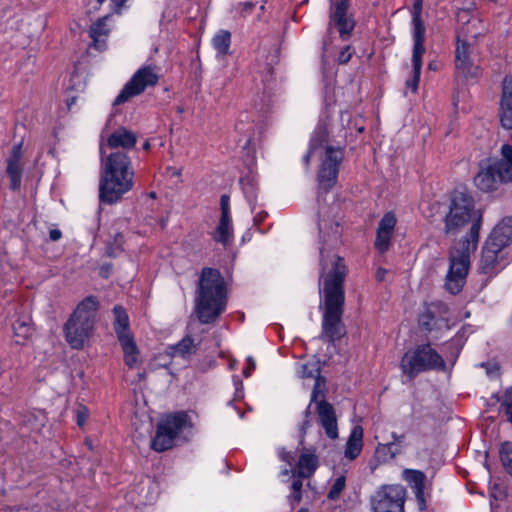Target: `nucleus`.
<instances>
[{
  "mask_svg": "<svg viewBox=\"0 0 512 512\" xmlns=\"http://www.w3.org/2000/svg\"><path fill=\"white\" fill-rule=\"evenodd\" d=\"M471 43L458 39L455 51V67L459 76L469 79H476L480 75L479 67L470 58Z\"/></svg>",
  "mask_w": 512,
  "mask_h": 512,
  "instance_id": "12",
  "label": "nucleus"
},
{
  "mask_svg": "<svg viewBox=\"0 0 512 512\" xmlns=\"http://www.w3.org/2000/svg\"><path fill=\"white\" fill-rule=\"evenodd\" d=\"M490 245L505 248L512 242V217L503 218L492 230L486 240Z\"/></svg>",
  "mask_w": 512,
  "mask_h": 512,
  "instance_id": "19",
  "label": "nucleus"
},
{
  "mask_svg": "<svg viewBox=\"0 0 512 512\" xmlns=\"http://www.w3.org/2000/svg\"><path fill=\"white\" fill-rule=\"evenodd\" d=\"M126 1L127 0H111L112 10L115 12H119Z\"/></svg>",
  "mask_w": 512,
  "mask_h": 512,
  "instance_id": "56",
  "label": "nucleus"
},
{
  "mask_svg": "<svg viewBox=\"0 0 512 512\" xmlns=\"http://www.w3.org/2000/svg\"><path fill=\"white\" fill-rule=\"evenodd\" d=\"M316 152L320 154V165L317 176L319 188L327 192L336 183L339 165L344 159V151L340 147L328 145L327 131L325 128L319 127L310 141L307 153L302 158L306 167L310 165L311 157Z\"/></svg>",
  "mask_w": 512,
  "mask_h": 512,
  "instance_id": "5",
  "label": "nucleus"
},
{
  "mask_svg": "<svg viewBox=\"0 0 512 512\" xmlns=\"http://www.w3.org/2000/svg\"><path fill=\"white\" fill-rule=\"evenodd\" d=\"M114 314V330L117 334L118 340L122 336H132L129 331V318L126 311L121 306H115L113 309Z\"/></svg>",
  "mask_w": 512,
  "mask_h": 512,
  "instance_id": "29",
  "label": "nucleus"
},
{
  "mask_svg": "<svg viewBox=\"0 0 512 512\" xmlns=\"http://www.w3.org/2000/svg\"><path fill=\"white\" fill-rule=\"evenodd\" d=\"M345 485H346L345 477L344 476L337 477L330 488V491L328 493V498L331 500L338 499L340 494L344 490Z\"/></svg>",
  "mask_w": 512,
  "mask_h": 512,
  "instance_id": "39",
  "label": "nucleus"
},
{
  "mask_svg": "<svg viewBox=\"0 0 512 512\" xmlns=\"http://www.w3.org/2000/svg\"><path fill=\"white\" fill-rule=\"evenodd\" d=\"M298 512H309L306 508H301Z\"/></svg>",
  "mask_w": 512,
  "mask_h": 512,
  "instance_id": "64",
  "label": "nucleus"
},
{
  "mask_svg": "<svg viewBox=\"0 0 512 512\" xmlns=\"http://www.w3.org/2000/svg\"><path fill=\"white\" fill-rule=\"evenodd\" d=\"M395 457L391 454V450L388 448L387 444L379 443L376 447L375 451V459L378 463H385L390 460H393Z\"/></svg>",
  "mask_w": 512,
  "mask_h": 512,
  "instance_id": "38",
  "label": "nucleus"
},
{
  "mask_svg": "<svg viewBox=\"0 0 512 512\" xmlns=\"http://www.w3.org/2000/svg\"><path fill=\"white\" fill-rule=\"evenodd\" d=\"M221 217L231 218L230 216V199L228 195H222L220 199Z\"/></svg>",
  "mask_w": 512,
  "mask_h": 512,
  "instance_id": "46",
  "label": "nucleus"
},
{
  "mask_svg": "<svg viewBox=\"0 0 512 512\" xmlns=\"http://www.w3.org/2000/svg\"><path fill=\"white\" fill-rule=\"evenodd\" d=\"M13 330L17 337L27 339L33 334L29 318L18 319L13 324Z\"/></svg>",
  "mask_w": 512,
  "mask_h": 512,
  "instance_id": "33",
  "label": "nucleus"
},
{
  "mask_svg": "<svg viewBox=\"0 0 512 512\" xmlns=\"http://www.w3.org/2000/svg\"><path fill=\"white\" fill-rule=\"evenodd\" d=\"M297 374L303 379L314 378L320 375V368L316 362L309 361L298 366Z\"/></svg>",
  "mask_w": 512,
  "mask_h": 512,
  "instance_id": "34",
  "label": "nucleus"
},
{
  "mask_svg": "<svg viewBox=\"0 0 512 512\" xmlns=\"http://www.w3.org/2000/svg\"><path fill=\"white\" fill-rule=\"evenodd\" d=\"M498 182L499 179L489 162L485 167L481 166L480 171L474 178L475 185L484 192L495 189Z\"/></svg>",
  "mask_w": 512,
  "mask_h": 512,
  "instance_id": "21",
  "label": "nucleus"
},
{
  "mask_svg": "<svg viewBox=\"0 0 512 512\" xmlns=\"http://www.w3.org/2000/svg\"><path fill=\"white\" fill-rule=\"evenodd\" d=\"M198 343H195L194 339L190 336L184 337L176 345L170 346L169 354L172 357H181L183 359H189L198 349Z\"/></svg>",
  "mask_w": 512,
  "mask_h": 512,
  "instance_id": "25",
  "label": "nucleus"
},
{
  "mask_svg": "<svg viewBox=\"0 0 512 512\" xmlns=\"http://www.w3.org/2000/svg\"><path fill=\"white\" fill-rule=\"evenodd\" d=\"M331 232L329 233V240H323L324 242L330 241V242H337L339 236H340V229L338 223H334L330 227Z\"/></svg>",
  "mask_w": 512,
  "mask_h": 512,
  "instance_id": "51",
  "label": "nucleus"
},
{
  "mask_svg": "<svg viewBox=\"0 0 512 512\" xmlns=\"http://www.w3.org/2000/svg\"><path fill=\"white\" fill-rule=\"evenodd\" d=\"M388 448L391 450V454L393 457H397L398 455H401L404 452V448L401 446H396L395 443L392 441L386 443Z\"/></svg>",
  "mask_w": 512,
  "mask_h": 512,
  "instance_id": "52",
  "label": "nucleus"
},
{
  "mask_svg": "<svg viewBox=\"0 0 512 512\" xmlns=\"http://www.w3.org/2000/svg\"><path fill=\"white\" fill-rule=\"evenodd\" d=\"M502 405L505 407L506 414L512 423V387L506 391Z\"/></svg>",
  "mask_w": 512,
  "mask_h": 512,
  "instance_id": "45",
  "label": "nucleus"
},
{
  "mask_svg": "<svg viewBox=\"0 0 512 512\" xmlns=\"http://www.w3.org/2000/svg\"><path fill=\"white\" fill-rule=\"evenodd\" d=\"M502 250L503 248L497 247V245H490L488 241L485 242L478 266L481 274L493 276L502 269Z\"/></svg>",
  "mask_w": 512,
  "mask_h": 512,
  "instance_id": "13",
  "label": "nucleus"
},
{
  "mask_svg": "<svg viewBox=\"0 0 512 512\" xmlns=\"http://www.w3.org/2000/svg\"><path fill=\"white\" fill-rule=\"evenodd\" d=\"M391 441L395 443L396 446H401L405 448L406 446V436L405 434H398L396 432L391 433Z\"/></svg>",
  "mask_w": 512,
  "mask_h": 512,
  "instance_id": "50",
  "label": "nucleus"
},
{
  "mask_svg": "<svg viewBox=\"0 0 512 512\" xmlns=\"http://www.w3.org/2000/svg\"><path fill=\"white\" fill-rule=\"evenodd\" d=\"M246 361L247 368L243 371V374L245 377H249L251 375V372L255 369L256 364L251 356L247 357Z\"/></svg>",
  "mask_w": 512,
  "mask_h": 512,
  "instance_id": "53",
  "label": "nucleus"
},
{
  "mask_svg": "<svg viewBox=\"0 0 512 512\" xmlns=\"http://www.w3.org/2000/svg\"><path fill=\"white\" fill-rule=\"evenodd\" d=\"M62 236V233L58 229H52L49 232V237L52 241H58Z\"/></svg>",
  "mask_w": 512,
  "mask_h": 512,
  "instance_id": "57",
  "label": "nucleus"
},
{
  "mask_svg": "<svg viewBox=\"0 0 512 512\" xmlns=\"http://www.w3.org/2000/svg\"><path fill=\"white\" fill-rule=\"evenodd\" d=\"M316 412L318 415V422L320 426L324 429L327 437L333 440L337 439L338 426L333 406L324 400H320L319 402H317Z\"/></svg>",
  "mask_w": 512,
  "mask_h": 512,
  "instance_id": "16",
  "label": "nucleus"
},
{
  "mask_svg": "<svg viewBox=\"0 0 512 512\" xmlns=\"http://www.w3.org/2000/svg\"><path fill=\"white\" fill-rule=\"evenodd\" d=\"M352 57V51H351V48L350 46H346L344 47L339 55H338V62L340 64H346Z\"/></svg>",
  "mask_w": 512,
  "mask_h": 512,
  "instance_id": "49",
  "label": "nucleus"
},
{
  "mask_svg": "<svg viewBox=\"0 0 512 512\" xmlns=\"http://www.w3.org/2000/svg\"><path fill=\"white\" fill-rule=\"evenodd\" d=\"M385 274H386V270L384 269H378L377 271V274H376V277L379 281H382L385 277Z\"/></svg>",
  "mask_w": 512,
  "mask_h": 512,
  "instance_id": "58",
  "label": "nucleus"
},
{
  "mask_svg": "<svg viewBox=\"0 0 512 512\" xmlns=\"http://www.w3.org/2000/svg\"><path fill=\"white\" fill-rule=\"evenodd\" d=\"M233 237V226L231 218H220L219 224L214 232V240L226 245Z\"/></svg>",
  "mask_w": 512,
  "mask_h": 512,
  "instance_id": "30",
  "label": "nucleus"
},
{
  "mask_svg": "<svg viewBox=\"0 0 512 512\" xmlns=\"http://www.w3.org/2000/svg\"><path fill=\"white\" fill-rule=\"evenodd\" d=\"M500 458L503 466L512 475V443L505 442L500 449Z\"/></svg>",
  "mask_w": 512,
  "mask_h": 512,
  "instance_id": "35",
  "label": "nucleus"
},
{
  "mask_svg": "<svg viewBox=\"0 0 512 512\" xmlns=\"http://www.w3.org/2000/svg\"><path fill=\"white\" fill-rule=\"evenodd\" d=\"M99 303L94 296L82 300L64 325L67 343L73 349H81L92 336Z\"/></svg>",
  "mask_w": 512,
  "mask_h": 512,
  "instance_id": "6",
  "label": "nucleus"
},
{
  "mask_svg": "<svg viewBox=\"0 0 512 512\" xmlns=\"http://www.w3.org/2000/svg\"><path fill=\"white\" fill-rule=\"evenodd\" d=\"M22 151H21V143L15 145L12 148L11 154L7 160V174L10 178V188L12 190H17L20 188L21 177L23 172L22 165Z\"/></svg>",
  "mask_w": 512,
  "mask_h": 512,
  "instance_id": "18",
  "label": "nucleus"
},
{
  "mask_svg": "<svg viewBox=\"0 0 512 512\" xmlns=\"http://www.w3.org/2000/svg\"><path fill=\"white\" fill-rule=\"evenodd\" d=\"M485 31V28L481 22V20L473 18L468 20L465 26L461 29L457 36V40L467 41L470 43V39H476L478 36L482 35Z\"/></svg>",
  "mask_w": 512,
  "mask_h": 512,
  "instance_id": "27",
  "label": "nucleus"
},
{
  "mask_svg": "<svg viewBox=\"0 0 512 512\" xmlns=\"http://www.w3.org/2000/svg\"><path fill=\"white\" fill-rule=\"evenodd\" d=\"M336 27L340 37L347 39L354 29L355 22L349 13L348 0H335L330 7L329 27Z\"/></svg>",
  "mask_w": 512,
  "mask_h": 512,
  "instance_id": "11",
  "label": "nucleus"
},
{
  "mask_svg": "<svg viewBox=\"0 0 512 512\" xmlns=\"http://www.w3.org/2000/svg\"><path fill=\"white\" fill-rule=\"evenodd\" d=\"M363 447V428L359 425L353 427L346 443L345 457L349 460L356 459Z\"/></svg>",
  "mask_w": 512,
  "mask_h": 512,
  "instance_id": "22",
  "label": "nucleus"
},
{
  "mask_svg": "<svg viewBox=\"0 0 512 512\" xmlns=\"http://www.w3.org/2000/svg\"><path fill=\"white\" fill-rule=\"evenodd\" d=\"M194 312L202 324L214 322L226 308V288L222 275L213 268L201 272Z\"/></svg>",
  "mask_w": 512,
  "mask_h": 512,
  "instance_id": "4",
  "label": "nucleus"
},
{
  "mask_svg": "<svg viewBox=\"0 0 512 512\" xmlns=\"http://www.w3.org/2000/svg\"><path fill=\"white\" fill-rule=\"evenodd\" d=\"M482 366H484V364H482ZM485 367H486V373L488 376H490V377L497 376L498 367L496 364H493V365L486 364Z\"/></svg>",
  "mask_w": 512,
  "mask_h": 512,
  "instance_id": "55",
  "label": "nucleus"
},
{
  "mask_svg": "<svg viewBox=\"0 0 512 512\" xmlns=\"http://www.w3.org/2000/svg\"><path fill=\"white\" fill-rule=\"evenodd\" d=\"M320 265V309L323 311L320 338L327 342H334L346 334L342 322L345 303L343 283L346 266L341 257L326 254L324 247L320 250Z\"/></svg>",
  "mask_w": 512,
  "mask_h": 512,
  "instance_id": "2",
  "label": "nucleus"
},
{
  "mask_svg": "<svg viewBox=\"0 0 512 512\" xmlns=\"http://www.w3.org/2000/svg\"><path fill=\"white\" fill-rule=\"evenodd\" d=\"M279 457H280V459H281L282 461L287 462L289 465H291V464H292L293 459H294V458H293V456H292V454H291L290 452H288V451L284 450V449H281V450L279 451Z\"/></svg>",
  "mask_w": 512,
  "mask_h": 512,
  "instance_id": "54",
  "label": "nucleus"
},
{
  "mask_svg": "<svg viewBox=\"0 0 512 512\" xmlns=\"http://www.w3.org/2000/svg\"><path fill=\"white\" fill-rule=\"evenodd\" d=\"M401 368L404 374L413 379L424 371H444L446 363L443 357L430 344H422L404 354L401 360Z\"/></svg>",
  "mask_w": 512,
  "mask_h": 512,
  "instance_id": "7",
  "label": "nucleus"
},
{
  "mask_svg": "<svg viewBox=\"0 0 512 512\" xmlns=\"http://www.w3.org/2000/svg\"><path fill=\"white\" fill-rule=\"evenodd\" d=\"M481 224L482 213L474 208L472 197L463 191H455L445 217V234L456 236L465 226L470 225V228L468 234L450 252L445 287L453 295L459 293L464 286L470 267V254L477 247Z\"/></svg>",
  "mask_w": 512,
  "mask_h": 512,
  "instance_id": "1",
  "label": "nucleus"
},
{
  "mask_svg": "<svg viewBox=\"0 0 512 512\" xmlns=\"http://www.w3.org/2000/svg\"><path fill=\"white\" fill-rule=\"evenodd\" d=\"M405 496L402 485H385L371 499L373 512H404Z\"/></svg>",
  "mask_w": 512,
  "mask_h": 512,
  "instance_id": "10",
  "label": "nucleus"
},
{
  "mask_svg": "<svg viewBox=\"0 0 512 512\" xmlns=\"http://www.w3.org/2000/svg\"><path fill=\"white\" fill-rule=\"evenodd\" d=\"M326 227H327L326 221L321 220L319 223V229H320L321 234H323V235L325 234L324 230L326 229Z\"/></svg>",
  "mask_w": 512,
  "mask_h": 512,
  "instance_id": "59",
  "label": "nucleus"
},
{
  "mask_svg": "<svg viewBox=\"0 0 512 512\" xmlns=\"http://www.w3.org/2000/svg\"><path fill=\"white\" fill-rule=\"evenodd\" d=\"M134 170L129 155L111 152L102 159L99 199L105 204H114L133 188Z\"/></svg>",
  "mask_w": 512,
  "mask_h": 512,
  "instance_id": "3",
  "label": "nucleus"
},
{
  "mask_svg": "<svg viewBox=\"0 0 512 512\" xmlns=\"http://www.w3.org/2000/svg\"><path fill=\"white\" fill-rule=\"evenodd\" d=\"M439 321L433 316L430 310L425 311L419 317V325L427 332H432L438 326Z\"/></svg>",
  "mask_w": 512,
  "mask_h": 512,
  "instance_id": "37",
  "label": "nucleus"
},
{
  "mask_svg": "<svg viewBox=\"0 0 512 512\" xmlns=\"http://www.w3.org/2000/svg\"><path fill=\"white\" fill-rule=\"evenodd\" d=\"M403 477L407 482L412 484L414 486V488L416 489V497L419 502V508L421 510H424L425 509V501L423 498V489H424V480H425L424 473L419 470L405 469L403 471Z\"/></svg>",
  "mask_w": 512,
  "mask_h": 512,
  "instance_id": "23",
  "label": "nucleus"
},
{
  "mask_svg": "<svg viewBox=\"0 0 512 512\" xmlns=\"http://www.w3.org/2000/svg\"><path fill=\"white\" fill-rule=\"evenodd\" d=\"M88 418V409L85 406L77 408V424L82 427Z\"/></svg>",
  "mask_w": 512,
  "mask_h": 512,
  "instance_id": "48",
  "label": "nucleus"
},
{
  "mask_svg": "<svg viewBox=\"0 0 512 512\" xmlns=\"http://www.w3.org/2000/svg\"><path fill=\"white\" fill-rule=\"evenodd\" d=\"M245 10H250L253 7V3L251 2H245L241 4Z\"/></svg>",
  "mask_w": 512,
  "mask_h": 512,
  "instance_id": "60",
  "label": "nucleus"
},
{
  "mask_svg": "<svg viewBox=\"0 0 512 512\" xmlns=\"http://www.w3.org/2000/svg\"><path fill=\"white\" fill-rule=\"evenodd\" d=\"M137 143V135L125 127H119L107 137V146L114 152H125L127 155Z\"/></svg>",
  "mask_w": 512,
  "mask_h": 512,
  "instance_id": "15",
  "label": "nucleus"
},
{
  "mask_svg": "<svg viewBox=\"0 0 512 512\" xmlns=\"http://www.w3.org/2000/svg\"><path fill=\"white\" fill-rule=\"evenodd\" d=\"M425 53L424 45H413L412 52V66H413V78L407 80L406 85L412 89L413 92L417 91L418 83L420 79L421 67H422V56Z\"/></svg>",
  "mask_w": 512,
  "mask_h": 512,
  "instance_id": "24",
  "label": "nucleus"
},
{
  "mask_svg": "<svg viewBox=\"0 0 512 512\" xmlns=\"http://www.w3.org/2000/svg\"><path fill=\"white\" fill-rule=\"evenodd\" d=\"M159 75L155 66H144L138 69L132 78L124 85L113 104L119 105L125 103L134 96L144 92L147 87L157 84Z\"/></svg>",
  "mask_w": 512,
  "mask_h": 512,
  "instance_id": "9",
  "label": "nucleus"
},
{
  "mask_svg": "<svg viewBox=\"0 0 512 512\" xmlns=\"http://www.w3.org/2000/svg\"><path fill=\"white\" fill-rule=\"evenodd\" d=\"M189 426V417L185 412L167 415L157 424L156 435L151 442L152 449L157 452L171 449L178 435Z\"/></svg>",
  "mask_w": 512,
  "mask_h": 512,
  "instance_id": "8",
  "label": "nucleus"
},
{
  "mask_svg": "<svg viewBox=\"0 0 512 512\" xmlns=\"http://www.w3.org/2000/svg\"><path fill=\"white\" fill-rule=\"evenodd\" d=\"M292 493L290 495L291 501L300 502L302 499L301 489H302V481L300 479H295L291 485Z\"/></svg>",
  "mask_w": 512,
  "mask_h": 512,
  "instance_id": "44",
  "label": "nucleus"
},
{
  "mask_svg": "<svg viewBox=\"0 0 512 512\" xmlns=\"http://www.w3.org/2000/svg\"><path fill=\"white\" fill-rule=\"evenodd\" d=\"M240 184L242 185V190L249 204L252 205L256 199V188L250 182L249 179H241Z\"/></svg>",
  "mask_w": 512,
  "mask_h": 512,
  "instance_id": "40",
  "label": "nucleus"
},
{
  "mask_svg": "<svg viewBox=\"0 0 512 512\" xmlns=\"http://www.w3.org/2000/svg\"><path fill=\"white\" fill-rule=\"evenodd\" d=\"M119 342L124 353V360L126 365H128L130 368L136 367L139 363V351L133 336H122L121 339H119Z\"/></svg>",
  "mask_w": 512,
  "mask_h": 512,
  "instance_id": "26",
  "label": "nucleus"
},
{
  "mask_svg": "<svg viewBox=\"0 0 512 512\" xmlns=\"http://www.w3.org/2000/svg\"><path fill=\"white\" fill-rule=\"evenodd\" d=\"M266 215V213H260L259 216H256V220H262L264 218V216Z\"/></svg>",
  "mask_w": 512,
  "mask_h": 512,
  "instance_id": "61",
  "label": "nucleus"
},
{
  "mask_svg": "<svg viewBox=\"0 0 512 512\" xmlns=\"http://www.w3.org/2000/svg\"><path fill=\"white\" fill-rule=\"evenodd\" d=\"M108 16H105L98 21H96L90 28V36L94 41V45L98 48H101L102 38L107 37L110 31L106 20Z\"/></svg>",
  "mask_w": 512,
  "mask_h": 512,
  "instance_id": "31",
  "label": "nucleus"
},
{
  "mask_svg": "<svg viewBox=\"0 0 512 512\" xmlns=\"http://www.w3.org/2000/svg\"><path fill=\"white\" fill-rule=\"evenodd\" d=\"M318 466V459L314 454L303 453L297 463V473L301 478L310 477Z\"/></svg>",
  "mask_w": 512,
  "mask_h": 512,
  "instance_id": "28",
  "label": "nucleus"
},
{
  "mask_svg": "<svg viewBox=\"0 0 512 512\" xmlns=\"http://www.w3.org/2000/svg\"><path fill=\"white\" fill-rule=\"evenodd\" d=\"M501 103H512V77L503 80Z\"/></svg>",
  "mask_w": 512,
  "mask_h": 512,
  "instance_id": "41",
  "label": "nucleus"
},
{
  "mask_svg": "<svg viewBox=\"0 0 512 512\" xmlns=\"http://www.w3.org/2000/svg\"><path fill=\"white\" fill-rule=\"evenodd\" d=\"M500 121L505 129H512V103H500Z\"/></svg>",
  "mask_w": 512,
  "mask_h": 512,
  "instance_id": "36",
  "label": "nucleus"
},
{
  "mask_svg": "<svg viewBox=\"0 0 512 512\" xmlns=\"http://www.w3.org/2000/svg\"><path fill=\"white\" fill-rule=\"evenodd\" d=\"M428 68L431 70H435L436 67L433 65V63H429Z\"/></svg>",
  "mask_w": 512,
  "mask_h": 512,
  "instance_id": "63",
  "label": "nucleus"
},
{
  "mask_svg": "<svg viewBox=\"0 0 512 512\" xmlns=\"http://www.w3.org/2000/svg\"><path fill=\"white\" fill-rule=\"evenodd\" d=\"M396 223L397 218L393 212L385 213L380 220L375 240V247L379 252L384 253L389 249Z\"/></svg>",
  "mask_w": 512,
  "mask_h": 512,
  "instance_id": "14",
  "label": "nucleus"
},
{
  "mask_svg": "<svg viewBox=\"0 0 512 512\" xmlns=\"http://www.w3.org/2000/svg\"><path fill=\"white\" fill-rule=\"evenodd\" d=\"M423 0H414L412 10L413 40L415 45H424L425 25L421 19Z\"/></svg>",
  "mask_w": 512,
  "mask_h": 512,
  "instance_id": "20",
  "label": "nucleus"
},
{
  "mask_svg": "<svg viewBox=\"0 0 512 512\" xmlns=\"http://www.w3.org/2000/svg\"><path fill=\"white\" fill-rule=\"evenodd\" d=\"M143 148H144L145 150H148V149L150 148V144H149V142H145V143H144V145H143Z\"/></svg>",
  "mask_w": 512,
  "mask_h": 512,
  "instance_id": "62",
  "label": "nucleus"
},
{
  "mask_svg": "<svg viewBox=\"0 0 512 512\" xmlns=\"http://www.w3.org/2000/svg\"><path fill=\"white\" fill-rule=\"evenodd\" d=\"M448 348L451 349V361L454 364L461 349H462V343L460 338H453L448 342Z\"/></svg>",
  "mask_w": 512,
  "mask_h": 512,
  "instance_id": "43",
  "label": "nucleus"
},
{
  "mask_svg": "<svg viewBox=\"0 0 512 512\" xmlns=\"http://www.w3.org/2000/svg\"><path fill=\"white\" fill-rule=\"evenodd\" d=\"M310 406H308V408L304 411V419H303V422L300 426V431H301V434L304 436L307 432V430L311 427L312 425V415H311V412H310Z\"/></svg>",
  "mask_w": 512,
  "mask_h": 512,
  "instance_id": "47",
  "label": "nucleus"
},
{
  "mask_svg": "<svg viewBox=\"0 0 512 512\" xmlns=\"http://www.w3.org/2000/svg\"><path fill=\"white\" fill-rule=\"evenodd\" d=\"M313 379H315V383H314L313 391L311 393L310 405L313 402H316V403L318 402L317 398L319 395L323 394V391L325 388V380L320 375L314 377Z\"/></svg>",
  "mask_w": 512,
  "mask_h": 512,
  "instance_id": "42",
  "label": "nucleus"
},
{
  "mask_svg": "<svg viewBox=\"0 0 512 512\" xmlns=\"http://www.w3.org/2000/svg\"><path fill=\"white\" fill-rule=\"evenodd\" d=\"M230 42L231 34L227 30L218 31L212 38V45L221 56L229 53Z\"/></svg>",
  "mask_w": 512,
  "mask_h": 512,
  "instance_id": "32",
  "label": "nucleus"
},
{
  "mask_svg": "<svg viewBox=\"0 0 512 512\" xmlns=\"http://www.w3.org/2000/svg\"><path fill=\"white\" fill-rule=\"evenodd\" d=\"M502 159L489 160L499 182L512 181V146L504 144L501 147Z\"/></svg>",
  "mask_w": 512,
  "mask_h": 512,
  "instance_id": "17",
  "label": "nucleus"
}]
</instances>
